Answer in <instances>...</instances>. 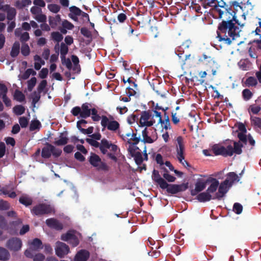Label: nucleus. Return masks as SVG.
Masks as SVG:
<instances>
[{"mask_svg":"<svg viewBox=\"0 0 261 261\" xmlns=\"http://www.w3.org/2000/svg\"><path fill=\"white\" fill-rule=\"evenodd\" d=\"M7 13V18L9 20H12L14 19L16 14V10L14 8H11Z\"/></svg>","mask_w":261,"mask_h":261,"instance_id":"603ef678","label":"nucleus"},{"mask_svg":"<svg viewBox=\"0 0 261 261\" xmlns=\"http://www.w3.org/2000/svg\"><path fill=\"white\" fill-rule=\"evenodd\" d=\"M199 61L205 65L209 66L212 74L215 75L216 73V69L213 68V66L216 65V62L214 58L211 56H208L205 54H203L202 57L199 59Z\"/></svg>","mask_w":261,"mask_h":261,"instance_id":"4468645a","label":"nucleus"},{"mask_svg":"<svg viewBox=\"0 0 261 261\" xmlns=\"http://www.w3.org/2000/svg\"><path fill=\"white\" fill-rule=\"evenodd\" d=\"M233 146L230 144L228 145V147H230V151L232 152V155L234 153L237 154H240L242 152V147H243V144L240 142H233Z\"/></svg>","mask_w":261,"mask_h":261,"instance_id":"5701e85b","label":"nucleus"},{"mask_svg":"<svg viewBox=\"0 0 261 261\" xmlns=\"http://www.w3.org/2000/svg\"><path fill=\"white\" fill-rule=\"evenodd\" d=\"M196 199L200 202H205L209 201L211 199H214V196L210 194L207 191L199 193L196 196Z\"/></svg>","mask_w":261,"mask_h":261,"instance_id":"b1692460","label":"nucleus"},{"mask_svg":"<svg viewBox=\"0 0 261 261\" xmlns=\"http://www.w3.org/2000/svg\"><path fill=\"white\" fill-rule=\"evenodd\" d=\"M74 234V231H68L61 235V239L63 241L69 242Z\"/></svg>","mask_w":261,"mask_h":261,"instance_id":"e433bc0d","label":"nucleus"},{"mask_svg":"<svg viewBox=\"0 0 261 261\" xmlns=\"http://www.w3.org/2000/svg\"><path fill=\"white\" fill-rule=\"evenodd\" d=\"M32 245L34 246L35 250H38L39 249L42 248V242L40 239L38 238L34 239L33 240Z\"/></svg>","mask_w":261,"mask_h":261,"instance_id":"de8ad7c7","label":"nucleus"},{"mask_svg":"<svg viewBox=\"0 0 261 261\" xmlns=\"http://www.w3.org/2000/svg\"><path fill=\"white\" fill-rule=\"evenodd\" d=\"M68 140V138L67 137L63 136V134L61 133L60 139L55 141L54 144L57 146H63L67 144Z\"/></svg>","mask_w":261,"mask_h":261,"instance_id":"c756f323","label":"nucleus"},{"mask_svg":"<svg viewBox=\"0 0 261 261\" xmlns=\"http://www.w3.org/2000/svg\"><path fill=\"white\" fill-rule=\"evenodd\" d=\"M101 125L105 128L112 131H116L120 126L119 123L115 120L109 121L108 118L105 115L101 116Z\"/></svg>","mask_w":261,"mask_h":261,"instance_id":"9b49d317","label":"nucleus"},{"mask_svg":"<svg viewBox=\"0 0 261 261\" xmlns=\"http://www.w3.org/2000/svg\"><path fill=\"white\" fill-rule=\"evenodd\" d=\"M233 211L237 214H238V215L242 213V211H243V206L239 203H237V202L233 204Z\"/></svg>","mask_w":261,"mask_h":261,"instance_id":"6e6d98bb","label":"nucleus"},{"mask_svg":"<svg viewBox=\"0 0 261 261\" xmlns=\"http://www.w3.org/2000/svg\"><path fill=\"white\" fill-rule=\"evenodd\" d=\"M69 247L65 243L58 241L56 243L55 252L56 255L60 258L64 257L69 252Z\"/></svg>","mask_w":261,"mask_h":261,"instance_id":"f8f14e48","label":"nucleus"},{"mask_svg":"<svg viewBox=\"0 0 261 261\" xmlns=\"http://www.w3.org/2000/svg\"><path fill=\"white\" fill-rule=\"evenodd\" d=\"M86 141L87 143H88L91 146L96 147L99 148L100 149V146L101 145V142L99 143L97 141V140H94L93 139L87 138Z\"/></svg>","mask_w":261,"mask_h":261,"instance_id":"3c124183","label":"nucleus"},{"mask_svg":"<svg viewBox=\"0 0 261 261\" xmlns=\"http://www.w3.org/2000/svg\"><path fill=\"white\" fill-rule=\"evenodd\" d=\"M31 4L32 2L31 0H18L16 2L15 6L19 9H22L27 6L31 5Z\"/></svg>","mask_w":261,"mask_h":261,"instance_id":"72a5a7b5","label":"nucleus"},{"mask_svg":"<svg viewBox=\"0 0 261 261\" xmlns=\"http://www.w3.org/2000/svg\"><path fill=\"white\" fill-rule=\"evenodd\" d=\"M51 37L54 41L58 42H61L63 39V35L59 32H53L51 34Z\"/></svg>","mask_w":261,"mask_h":261,"instance_id":"a19ab883","label":"nucleus"},{"mask_svg":"<svg viewBox=\"0 0 261 261\" xmlns=\"http://www.w3.org/2000/svg\"><path fill=\"white\" fill-rule=\"evenodd\" d=\"M81 33L85 37L90 39V40L92 39V35L91 31H90L87 28L82 27L80 29Z\"/></svg>","mask_w":261,"mask_h":261,"instance_id":"4c0bfd02","label":"nucleus"},{"mask_svg":"<svg viewBox=\"0 0 261 261\" xmlns=\"http://www.w3.org/2000/svg\"><path fill=\"white\" fill-rule=\"evenodd\" d=\"M229 184V180L228 179H225L224 181L222 182L218 188V192L216 193L215 195L214 196V199H216L218 200H220L222 197H223L226 193L228 191V186Z\"/></svg>","mask_w":261,"mask_h":261,"instance_id":"2eb2a0df","label":"nucleus"},{"mask_svg":"<svg viewBox=\"0 0 261 261\" xmlns=\"http://www.w3.org/2000/svg\"><path fill=\"white\" fill-rule=\"evenodd\" d=\"M69 10L70 13L68 16L74 21H77L78 20L77 16H81L82 10L75 6H71Z\"/></svg>","mask_w":261,"mask_h":261,"instance_id":"aec40b11","label":"nucleus"},{"mask_svg":"<svg viewBox=\"0 0 261 261\" xmlns=\"http://www.w3.org/2000/svg\"><path fill=\"white\" fill-rule=\"evenodd\" d=\"M90 164L95 167L98 171L107 172L109 170V166L105 162H102L100 157L94 153H91L89 158Z\"/></svg>","mask_w":261,"mask_h":261,"instance_id":"423d86ee","label":"nucleus"},{"mask_svg":"<svg viewBox=\"0 0 261 261\" xmlns=\"http://www.w3.org/2000/svg\"><path fill=\"white\" fill-rule=\"evenodd\" d=\"M19 123L22 128H25L29 124V120L25 117H21L19 118Z\"/></svg>","mask_w":261,"mask_h":261,"instance_id":"5fc2aeb1","label":"nucleus"},{"mask_svg":"<svg viewBox=\"0 0 261 261\" xmlns=\"http://www.w3.org/2000/svg\"><path fill=\"white\" fill-rule=\"evenodd\" d=\"M19 202L25 205V206H28L31 205L33 203V199L31 197H29L27 195H23L21 196L19 199Z\"/></svg>","mask_w":261,"mask_h":261,"instance_id":"cd10ccee","label":"nucleus"},{"mask_svg":"<svg viewBox=\"0 0 261 261\" xmlns=\"http://www.w3.org/2000/svg\"><path fill=\"white\" fill-rule=\"evenodd\" d=\"M154 113L155 117L159 118L158 123L161 124L163 129H165V130L171 129V127L169 117H167L166 120H163L160 112L155 111Z\"/></svg>","mask_w":261,"mask_h":261,"instance_id":"f3484780","label":"nucleus"},{"mask_svg":"<svg viewBox=\"0 0 261 261\" xmlns=\"http://www.w3.org/2000/svg\"><path fill=\"white\" fill-rule=\"evenodd\" d=\"M226 179L229 180V187L231 186L234 181H239L238 175L233 172H229L227 175Z\"/></svg>","mask_w":261,"mask_h":261,"instance_id":"7c9ffc66","label":"nucleus"},{"mask_svg":"<svg viewBox=\"0 0 261 261\" xmlns=\"http://www.w3.org/2000/svg\"><path fill=\"white\" fill-rule=\"evenodd\" d=\"M40 126L41 123L39 120H32L30 125V130L34 131L38 128H39Z\"/></svg>","mask_w":261,"mask_h":261,"instance_id":"c03bdc74","label":"nucleus"},{"mask_svg":"<svg viewBox=\"0 0 261 261\" xmlns=\"http://www.w3.org/2000/svg\"><path fill=\"white\" fill-rule=\"evenodd\" d=\"M228 145L226 147L220 144H215L212 146V150L216 155H222L224 157L232 156V152L230 151Z\"/></svg>","mask_w":261,"mask_h":261,"instance_id":"9d476101","label":"nucleus"},{"mask_svg":"<svg viewBox=\"0 0 261 261\" xmlns=\"http://www.w3.org/2000/svg\"><path fill=\"white\" fill-rule=\"evenodd\" d=\"M236 22H221L219 23L217 31V38L219 41H224L227 45H230L232 41L240 36L241 31Z\"/></svg>","mask_w":261,"mask_h":261,"instance_id":"f257e3e1","label":"nucleus"},{"mask_svg":"<svg viewBox=\"0 0 261 261\" xmlns=\"http://www.w3.org/2000/svg\"><path fill=\"white\" fill-rule=\"evenodd\" d=\"M162 169L165 172L163 175V177L165 179V180L171 182L175 181L176 178L174 176L169 174L168 170L166 168L164 167Z\"/></svg>","mask_w":261,"mask_h":261,"instance_id":"f704fd0d","label":"nucleus"},{"mask_svg":"<svg viewBox=\"0 0 261 261\" xmlns=\"http://www.w3.org/2000/svg\"><path fill=\"white\" fill-rule=\"evenodd\" d=\"M176 141L177 143L176 145L177 158L179 163H181V161L185 159V144L183 138L181 136H178Z\"/></svg>","mask_w":261,"mask_h":261,"instance_id":"ddd939ff","label":"nucleus"},{"mask_svg":"<svg viewBox=\"0 0 261 261\" xmlns=\"http://www.w3.org/2000/svg\"><path fill=\"white\" fill-rule=\"evenodd\" d=\"M45 223L49 227L57 230H61L63 228L62 224L55 218L47 219L46 220Z\"/></svg>","mask_w":261,"mask_h":261,"instance_id":"a211bd4d","label":"nucleus"},{"mask_svg":"<svg viewBox=\"0 0 261 261\" xmlns=\"http://www.w3.org/2000/svg\"><path fill=\"white\" fill-rule=\"evenodd\" d=\"M8 93V88L7 86L4 84L0 83V98L6 95Z\"/></svg>","mask_w":261,"mask_h":261,"instance_id":"13d9d810","label":"nucleus"},{"mask_svg":"<svg viewBox=\"0 0 261 261\" xmlns=\"http://www.w3.org/2000/svg\"><path fill=\"white\" fill-rule=\"evenodd\" d=\"M62 63L64 65H65L66 67L70 70L72 68V63L71 62L69 58H66V57H64V58H61Z\"/></svg>","mask_w":261,"mask_h":261,"instance_id":"4d7b16f0","label":"nucleus"},{"mask_svg":"<svg viewBox=\"0 0 261 261\" xmlns=\"http://www.w3.org/2000/svg\"><path fill=\"white\" fill-rule=\"evenodd\" d=\"M36 78L35 77H32L28 81V89L29 91H31L36 84Z\"/></svg>","mask_w":261,"mask_h":261,"instance_id":"8fccbe9b","label":"nucleus"},{"mask_svg":"<svg viewBox=\"0 0 261 261\" xmlns=\"http://www.w3.org/2000/svg\"><path fill=\"white\" fill-rule=\"evenodd\" d=\"M35 18L37 21L40 22H45L46 21V15L41 13L37 14Z\"/></svg>","mask_w":261,"mask_h":261,"instance_id":"bf43d9fd","label":"nucleus"},{"mask_svg":"<svg viewBox=\"0 0 261 261\" xmlns=\"http://www.w3.org/2000/svg\"><path fill=\"white\" fill-rule=\"evenodd\" d=\"M48 10L55 13H57L60 10L61 7L59 5L55 4H51L47 5Z\"/></svg>","mask_w":261,"mask_h":261,"instance_id":"49530a36","label":"nucleus"},{"mask_svg":"<svg viewBox=\"0 0 261 261\" xmlns=\"http://www.w3.org/2000/svg\"><path fill=\"white\" fill-rule=\"evenodd\" d=\"M140 140V137H137L136 134L133 133L132 137L128 140L127 143L130 144L136 145L139 143Z\"/></svg>","mask_w":261,"mask_h":261,"instance_id":"79ce46f5","label":"nucleus"},{"mask_svg":"<svg viewBox=\"0 0 261 261\" xmlns=\"http://www.w3.org/2000/svg\"><path fill=\"white\" fill-rule=\"evenodd\" d=\"M14 98L19 102H22L25 100V96L22 92L16 90L14 94Z\"/></svg>","mask_w":261,"mask_h":261,"instance_id":"c9c22d12","label":"nucleus"},{"mask_svg":"<svg viewBox=\"0 0 261 261\" xmlns=\"http://www.w3.org/2000/svg\"><path fill=\"white\" fill-rule=\"evenodd\" d=\"M61 21L60 15H56L55 16H49L48 18L49 24L53 29H56Z\"/></svg>","mask_w":261,"mask_h":261,"instance_id":"a878e982","label":"nucleus"},{"mask_svg":"<svg viewBox=\"0 0 261 261\" xmlns=\"http://www.w3.org/2000/svg\"><path fill=\"white\" fill-rule=\"evenodd\" d=\"M143 140L142 141L146 143H152L154 142V140L148 135V132L147 128H145L142 132Z\"/></svg>","mask_w":261,"mask_h":261,"instance_id":"473e14b6","label":"nucleus"},{"mask_svg":"<svg viewBox=\"0 0 261 261\" xmlns=\"http://www.w3.org/2000/svg\"><path fill=\"white\" fill-rule=\"evenodd\" d=\"M249 109L251 112L254 114H257L261 110L260 106L252 105L250 106Z\"/></svg>","mask_w":261,"mask_h":261,"instance_id":"680f3d73","label":"nucleus"},{"mask_svg":"<svg viewBox=\"0 0 261 261\" xmlns=\"http://www.w3.org/2000/svg\"><path fill=\"white\" fill-rule=\"evenodd\" d=\"M154 117H155V113L153 114L151 110L142 111L140 119V126L147 127L152 126L155 123Z\"/></svg>","mask_w":261,"mask_h":261,"instance_id":"6e6552de","label":"nucleus"},{"mask_svg":"<svg viewBox=\"0 0 261 261\" xmlns=\"http://www.w3.org/2000/svg\"><path fill=\"white\" fill-rule=\"evenodd\" d=\"M207 184L206 180L205 181L198 180L195 184V187L194 189L191 191V194L192 196H195L198 193L203 191L206 187Z\"/></svg>","mask_w":261,"mask_h":261,"instance_id":"6ab92c4d","label":"nucleus"},{"mask_svg":"<svg viewBox=\"0 0 261 261\" xmlns=\"http://www.w3.org/2000/svg\"><path fill=\"white\" fill-rule=\"evenodd\" d=\"M71 60L74 64V67L73 68V70H75L76 68L79 66V67L80 68V65H79V58L75 56V55H72L71 56Z\"/></svg>","mask_w":261,"mask_h":261,"instance_id":"052dcab7","label":"nucleus"},{"mask_svg":"<svg viewBox=\"0 0 261 261\" xmlns=\"http://www.w3.org/2000/svg\"><path fill=\"white\" fill-rule=\"evenodd\" d=\"M90 256L89 251L86 250H81L79 251L74 257V261H87Z\"/></svg>","mask_w":261,"mask_h":261,"instance_id":"4be33fe9","label":"nucleus"},{"mask_svg":"<svg viewBox=\"0 0 261 261\" xmlns=\"http://www.w3.org/2000/svg\"><path fill=\"white\" fill-rule=\"evenodd\" d=\"M44 259L45 256L41 253H38L33 257L34 261H44Z\"/></svg>","mask_w":261,"mask_h":261,"instance_id":"774afa93","label":"nucleus"},{"mask_svg":"<svg viewBox=\"0 0 261 261\" xmlns=\"http://www.w3.org/2000/svg\"><path fill=\"white\" fill-rule=\"evenodd\" d=\"M48 69L47 68H43L39 73V77L42 79H45L48 75Z\"/></svg>","mask_w":261,"mask_h":261,"instance_id":"e2e57ef3","label":"nucleus"},{"mask_svg":"<svg viewBox=\"0 0 261 261\" xmlns=\"http://www.w3.org/2000/svg\"><path fill=\"white\" fill-rule=\"evenodd\" d=\"M45 146L42 148L41 156L44 159H49L51 154L54 158H57L62 154V150L56 148L55 146L49 143H46Z\"/></svg>","mask_w":261,"mask_h":261,"instance_id":"39448f33","label":"nucleus"},{"mask_svg":"<svg viewBox=\"0 0 261 261\" xmlns=\"http://www.w3.org/2000/svg\"><path fill=\"white\" fill-rule=\"evenodd\" d=\"M250 121L251 125L255 128L261 129V118L255 116H251Z\"/></svg>","mask_w":261,"mask_h":261,"instance_id":"2f4dec72","label":"nucleus"},{"mask_svg":"<svg viewBox=\"0 0 261 261\" xmlns=\"http://www.w3.org/2000/svg\"><path fill=\"white\" fill-rule=\"evenodd\" d=\"M21 53L24 56H28L30 53L29 45L26 43L22 44L21 48Z\"/></svg>","mask_w":261,"mask_h":261,"instance_id":"09e8293b","label":"nucleus"},{"mask_svg":"<svg viewBox=\"0 0 261 261\" xmlns=\"http://www.w3.org/2000/svg\"><path fill=\"white\" fill-rule=\"evenodd\" d=\"M68 52V47L67 45L63 42L61 43L60 45V54L61 58H64Z\"/></svg>","mask_w":261,"mask_h":261,"instance_id":"ea45409f","label":"nucleus"},{"mask_svg":"<svg viewBox=\"0 0 261 261\" xmlns=\"http://www.w3.org/2000/svg\"><path fill=\"white\" fill-rule=\"evenodd\" d=\"M20 51V44L19 42L15 41L13 44L11 51L10 52V56L13 58L16 57Z\"/></svg>","mask_w":261,"mask_h":261,"instance_id":"bb28decb","label":"nucleus"},{"mask_svg":"<svg viewBox=\"0 0 261 261\" xmlns=\"http://www.w3.org/2000/svg\"><path fill=\"white\" fill-rule=\"evenodd\" d=\"M215 10L218 13L219 18L222 20L221 22L233 21L236 22L238 25L241 27L244 26V24L241 23L237 19L236 13L232 9L231 6H226L225 10L216 7Z\"/></svg>","mask_w":261,"mask_h":261,"instance_id":"7ed1b4c3","label":"nucleus"},{"mask_svg":"<svg viewBox=\"0 0 261 261\" xmlns=\"http://www.w3.org/2000/svg\"><path fill=\"white\" fill-rule=\"evenodd\" d=\"M90 106L91 105L88 102L83 103L81 107L76 106L73 107L71 113L74 116L80 117L82 118L86 119L90 116Z\"/></svg>","mask_w":261,"mask_h":261,"instance_id":"1a4fd4ad","label":"nucleus"},{"mask_svg":"<svg viewBox=\"0 0 261 261\" xmlns=\"http://www.w3.org/2000/svg\"><path fill=\"white\" fill-rule=\"evenodd\" d=\"M13 112L16 115H21L25 112V108L22 105H16L13 108Z\"/></svg>","mask_w":261,"mask_h":261,"instance_id":"58836bf2","label":"nucleus"},{"mask_svg":"<svg viewBox=\"0 0 261 261\" xmlns=\"http://www.w3.org/2000/svg\"><path fill=\"white\" fill-rule=\"evenodd\" d=\"M152 179L162 189H166L167 192L171 194L185 191L188 188V182L180 185L168 184L165 179L161 176L159 171L155 169L152 171Z\"/></svg>","mask_w":261,"mask_h":261,"instance_id":"f03ea898","label":"nucleus"},{"mask_svg":"<svg viewBox=\"0 0 261 261\" xmlns=\"http://www.w3.org/2000/svg\"><path fill=\"white\" fill-rule=\"evenodd\" d=\"M9 203L3 200L0 201V209L2 210H7L9 208Z\"/></svg>","mask_w":261,"mask_h":261,"instance_id":"0e129e2a","label":"nucleus"},{"mask_svg":"<svg viewBox=\"0 0 261 261\" xmlns=\"http://www.w3.org/2000/svg\"><path fill=\"white\" fill-rule=\"evenodd\" d=\"M62 25L64 29H67L68 30H71L74 28V25L66 19L62 21Z\"/></svg>","mask_w":261,"mask_h":261,"instance_id":"864d4df0","label":"nucleus"},{"mask_svg":"<svg viewBox=\"0 0 261 261\" xmlns=\"http://www.w3.org/2000/svg\"><path fill=\"white\" fill-rule=\"evenodd\" d=\"M129 151L131 156L134 158L136 164L140 165L143 161L141 153L140 151H135V149H130Z\"/></svg>","mask_w":261,"mask_h":261,"instance_id":"393cba45","label":"nucleus"},{"mask_svg":"<svg viewBox=\"0 0 261 261\" xmlns=\"http://www.w3.org/2000/svg\"><path fill=\"white\" fill-rule=\"evenodd\" d=\"M117 149L118 146L107 139L103 138L101 140L100 152L103 154H107L109 158L115 162L117 161V158L116 156Z\"/></svg>","mask_w":261,"mask_h":261,"instance_id":"20e7f679","label":"nucleus"},{"mask_svg":"<svg viewBox=\"0 0 261 261\" xmlns=\"http://www.w3.org/2000/svg\"><path fill=\"white\" fill-rule=\"evenodd\" d=\"M69 243L74 247L77 246L79 244L78 238L74 234L72 239L69 241Z\"/></svg>","mask_w":261,"mask_h":261,"instance_id":"69168bd1","label":"nucleus"},{"mask_svg":"<svg viewBox=\"0 0 261 261\" xmlns=\"http://www.w3.org/2000/svg\"><path fill=\"white\" fill-rule=\"evenodd\" d=\"M21 246V241L17 238L10 239L6 243V247L11 251H17L20 249Z\"/></svg>","mask_w":261,"mask_h":261,"instance_id":"dca6fc26","label":"nucleus"},{"mask_svg":"<svg viewBox=\"0 0 261 261\" xmlns=\"http://www.w3.org/2000/svg\"><path fill=\"white\" fill-rule=\"evenodd\" d=\"M207 183L211 182V185L208 187L206 191L211 194L216 191L219 185V181L214 178H210L206 180Z\"/></svg>","mask_w":261,"mask_h":261,"instance_id":"412c9836","label":"nucleus"},{"mask_svg":"<svg viewBox=\"0 0 261 261\" xmlns=\"http://www.w3.org/2000/svg\"><path fill=\"white\" fill-rule=\"evenodd\" d=\"M47 81L46 80H42L40 83L39 84L38 86V91L39 92H41L42 91H43L44 90V89H45V88L46 87V85H47Z\"/></svg>","mask_w":261,"mask_h":261,"instance_id":"338daca9","label":"nucleus"},{"mask_svg":"<svg viewBox=\"0 0 261 261\" xmlns=\"http://www.w3.org/2000/svg\"><path fill=\"white\" fill-rule=\"evenodd\" d=\"M243 99L246 100H249L253 96V93L248 89H245L242 92Z\"/></svg>","mask_w":261,"mask_h":261,"instance_id":"37998d69","label":"nucleus"},{"mask_svg":"<svg viewBox=\"0 0 261 261\" xmlns=\"http://www.w3.org/2000/svg\"><path fill=\"white\" fill-rule=\"evenodd\" d=\"M53 211V207L46 203L38 204L31 210L32 214L34 216H42L51 214Z\"/></svg>","mask_w":261,"mask_h":261,"instance_id":"0eeeda50","label":"nucleus"},{"mask_svg":"<svg viewBox=\"0 0 261 261\" xmlns=\"http://www.w3.org/2000/svg\"><path fill=\"white\" fill-rule=\"evenodd\" d=\"M245 84L248 87L255 86L257 84V80L254 77L250 76L246 79Z\"/></svg>","mask_w":261,"mask_h":261,"instance_id":"a18cd8bd","label":"nucleus"},{"mask_svg":"<svg viewBox=\"0 0 261 261\" xmlns=\"http://www.w3.org/2000/svg\"><path fill=\"white\" fill-rule=\"evenodd\" d=\"M10 254L9 252L5 248L0 247V260L6 261L9 259Z\"/></svg>","mask_w":261,"mask_h":261,"instance_id":"c85d7f7f","label":"nucleus"}]
</instances>
